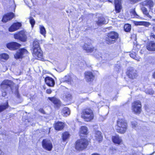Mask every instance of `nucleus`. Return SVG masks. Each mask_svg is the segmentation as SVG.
I'll return each mask as SVG.
<instances>
[{
	"label": "nucleus",
	"instance_id": "21",
	"mask_svg": "<svg viewBox=\"0 0 155 155\" xmlns=\"http://www.w3.org/2000/svg\"><path fill=\"white\" fill-rule=\"evenodd\" d=\"M83 49L85 50L87 52H91L94 51V48L91 46V43L88 44L85 43L83 46Z\"/></svg>",
	"mask_w": 155,
	"mask_h": 155
},
{
	"label": "nucleus",
	"instance_id": "43",
	"mask_svg": "<svg viewBox=\"0 0 155 155\" xmlns=\"http://www.w3.org/2000/svg\"><path fill=\"white\" fill-rule=\"evenodd\" d=\"M51 92V91L50 89H48L46 90V93L48 94H50Z\"/></svg>",
	"mask_w": 155,
	"mask_h": 155
},
{
	"label": "nucleus",
	"instance_id": "3",
	"mask_svg": "<svg viewBox=\"0 0 155 155\" xmlns=\"http://www.w3.org/2000/svg\"><path fill=\"white\" fill-rule=\"evenodd\" d=\"M81 117L85 121H91L93 119L94 117L93 110L89 108L84 109L81 113Z\"/></svg>",
	"mask_w": 155,
	"mask_h": 155
},
{
	"label": "nucleus",
	"instance_id": "48",
	"mask_svg": "<svg viewBox=\"0 0 155 155\" xmlns=\"http://www.w3.org/2000/svg\"><path fill=\"white\" fill-rule=\"evenodd\" d=\"M92 155H100L99 154H98L97 153H94Z\"/></svg>",
	"mask_w": 155,
	"mask_h": 155
},
{
	"label": "nucleus",
	"instance_id": "1",
	"mask_svg": "<svg viewBox=\"0 0 155 155\" xmlns=\"http://www.w3.org/2000/svg\"><path fill=\"white\" fill-rule=\"evenodd\" d=\"M33 54L34 56L39 60L43 59V53L40 46V41L35 39L33 43Z\"/></svg>",
	"mask_w": 155,
	"mask_h": 155
},
{
	"label": "nucleus",
	"instance_id": "37",
	"mask_svg": "<svg viewBox=\"0 0 155 155\" xmlns=\"http://www.w3.org/2000/svg\"><path fill=\"white\" fill-rule=\"evenodd\" d=\"M29 22L31 25V27L32 28H33L35 24V21L32 17H30L29 18Z\"/></svg>",
	"mask_w": 155,
	"mask_h": 155
},
{
	"label": "nucleus",
	"instance_id": "14",
	"mask_svg": "<svg viewBox=\"0 0 155 155\" xmlns=\"http://www.w3.org/2000/svg\"><path fill=\"white\" fill-rule=\"evenodd\" d=\"M21 26V23L17 22L13 23L9 28L8 30L10 32H13L19 29Z\"/></svg>",
	"mask_w": 155,
	"mask_h": 155
},
{
	"label": "nucleus",
	"instance_id": "38",
	"mask_svg": "<svg viewBox=\"0 0 155 155\" xmlns=\"http://www.w3.org/2000/svg\"><path fill=\"white\" fill-rule=\"evenodd\" d=\"M145 92L146 94L150 95L153 94L154 93V91L151 89H147L145 90Z\"/></svg>",
	"mask_w": 155,
	"mask_h": 155
},
{
	"label": "nucleus",
	"instance_id": "30",
	"mask_svg": "<svg viewBox=\"0 0 155 155\" xmlns=\"http://www.w3.org/2000/svg\"><path fill=\"white\" fill-rule=\"evenodd\" d=\"M62 81L69 84L71 83V78L69 75L66 76L64 78L62 79Z\"/></svg>",
	"mask_w": 155,
	"mask_h": 155
},
{
	"label": "nucleus",
	"instance_id": "28",
	"mask_svg": "<svg viewBox=\"0 0 155 155\" xmlns=\"http://www.w3.org/2000/svg\"><path fill=\"white\" fill-rule=\"evenodd\" d=\"M95 136L96 139L98 140L99 142L102 140V136L101 135V133L100 131H96Z\"/></svg>",
	"mask_w": 155,
	"mask_h": 155
},
{
	"label": "nucleus",
	"instance_id": "42",
	"mask_svg": "<svg viewBox=\"0 0 155 155\" xmlns=\"http://www.w3.org/2000/svg\"><path fill=\"white\" fill-rule=\"evenodd\" d=\"M15 94L17 97L19 98L20 97V95L18 93V90L17 89H16V90L15 91Z\"/></svg>",
	"mask_w": 155,
	"mask_h": 155
},
{
	"label": "nucleus",
	"instance_id": "7",
	"mask_svg": "<svg viewBox=\"0 0 155 155\" xmlns=\"http://www.w3.org/2000/svg\"><path fill=\"white\" fill-rule=\"evenodd\" d=\"M14 37L15 39L18 40L22 42L26 41L27 39L25 31L24 30L20 31L15 34Z\"/></svg>",
	"mask_w": 155,
	"mask_h": 155
},
{
	"label": "nucleus",
	"instance_id": "18",
	"mask_svg": "<svg viewBox=\"0 0 155 155\" xmlns=\"http://www.w3.org/2000/svg\"><path fill=\"white\" fill-rule=\"evenodd\" d=\"M45 81L46 84L50 87H53L55 84L54 80L50 77H46L45 79Z\"/></svg>",
	"mask_w": 155,
	"mask_h": 155
},
{
	"label": "nucleus",
	"instance_id": "35",
	"mask_svg": "<svg viewBox=\"0 0 155 155\" xmlns=\"http://www.w3.org/2000/svg\"><path fill=\"white\" fill-rule=\"evenodd\" d=\"M69 134L68 132H66L63 134L62 139L64 141L69 137Z\"/></svg>",
	"mask_w": 155,
	"mask_h": 155
},
{
	"label": "nucleus",
	"instance_id": "32",
	"mask_svg": "<svg viewBox=\"0 0 155 155\" xmlns=\"http://www.w3.org/2000/svg\"><path fill=\"white\" fill-rule=\"evenodd\" d=\"M141 10L143 14L146 15L149 18H151V17L149 14L147 9L145 7H143L141 8Z\"/></svg>",
	"mask_w": 155,
	"mask_h": 155
},
{
	"label": "nucleus",
	"instance_id": "44",
	"mask_svg": "<svg viewBox=\"0 0 155 155\" xmlns=\"http://www.w3.org/2000/svg\"><path fill=\"white\" fill-rule=\"evenodd\" d=\"M39 111L41 112V113H44V110L42 109H40L39 110Z\"/></svg>",
	"mask_w": 155,
	"mask_h": 155
},
{
	"label": "nucleus",
	"instance_id": "15",
	"mask_svg": "<svg viewBox=\"0 0 155 155\" xmlns=\"http://www.w3.org/2000/svg\"><path fill=\"white\" fill-rule=\"evenodd\" d=\"M96 24L98 25H101L103 24H106L108 23V21L105 19L102 16L99 17L95 21Z\"/></svg>",
	"mask_w": 155,
	"mask_h": 155
},
{
	"label": "nucleus",
	"instance_id": "40",
	"mask_svg": "<svg viewBox=\"0 0 155 155\" xmlns=\"http://www.w3.org/2000/svg\"><path fill=\"white\" fill-rule=\"evenodd\" d=\"M140 24V25H144L146 26H148L150 25L149 22H143L141 23Z\"/></svg>",
	"mask_w": 155,
	"mask_h": 155
},
{
	"label": "nucleus",
	"instance_id": "8",
	"mask_svg": "<svg viewBox=\"0 0 155 155\" xmlns=\"http://www.w3.org/2000/svg\"><path fill=\"white\" fill-rule=\"evenodd\" d=\"M141 105L139 101H135L132 104V110L135 113L140 114L141 111Z\"/></svg>",
	"mask_w": 155,
	"mask_h": 155
},
{
	"label": "nucleus",
	"instance_id": "27",
	"mask_svg": "<svg viewBox=\"0 0 155 155\" xmlns=\"http://www.w3.org/2000/svg\"><path fill=\"white\" fill-rule=\"evenodd\" d=\"M143 5L144 6H148L150 8L153 7V3L152 0H147L143 2Z\"/></svg>",
	"mask_w": 155,
	"mask_h": 155
},
{
	"label": "nucleus",
	"instance_id": "25",
	"mask_svg": "<svg viewBox=\"0 0 155 155\" xmlns=\"http://www.w3.org/2000/svg\"><path fill=\"white\" fill-rule=\"evenodd\" d=\"M64 126V124L61 122H58L55 124V128L57 130H60L62 129Z\"/></svg>",
	"mask_w": 155,
	"mask_h": 155
},
{
	"label": "nucleus",
	"instance_id": "12",
	"mask_svg": "<svg viewBox=\"0 0 155 155\" xmlns=\"http://www.w3.org/2000/svg\"><path fill=\"white\" fill-rule=\"evenodd\" d=\"M28 52V51L26 49L24 48L20 49L17 52L15 55V57L16 58H21L23 57L24 55L27 54Z\"/></svg>",
	"mask_w": 155,
	"mask_h": 155
},
{
	"label": "nucleus",
	"instance_id": "49",
	"mask_svg": "<svg viewBox=\"0 0 155 155\" xmlns=\"http://www.w3.org/2000/svg\"><path fill=\"white\" fill-rule=\"evenodd\" d=\"M15 7L14 8V11L15 10V8L16 6H15Z\"/></svg>",
	"mask_w": 155,
	"mask_h": 155
},
{
	"label": "nucleus",
	"instance_id": "9",
	"mask_svg": "<svg viewBox=\"0 0 155 155\" xmlns=\"http://www.w3.org/2000/svg\"><path fill=\"white\" fill-rule=\"evenodd\" d=\"M43 147L46 150L50 151L51 150L53 145L51 141L48 139H43L42 142Z\"/></svg>",
	"mask_w": 155,
	"mask_h": 155
},
{
	"label": "nucleus",
	"instance_id": "41",
	"mask_svg": "<svg viewBox=\"0 0 155 155\" xmlns=\"http://www.w3.org/2000/svg\"><path fill=\"white\" fill-rule=\"evenodd\" d=\"M132 127L133 128H135L137 126V124L136 122H132Z\"/></svg>",
	"mask_w": 155,
	"mask_h": 155
},
{
	"label": "nucleus",
	"instance_id": "20",
	"mask_svg": "<svg viewBox=\"0 0 155 155\" xmlns=\"http://www.w3.org/2000/svg\"><path fill=\"white\" fill-rule=\"evenodd\" d=\"M115 8L117 12H119L121 9V0H114Z\"/></svg>",
	"mask_w": 155,
	"mask_h": 155
},
{
	"label": "nucleus",
	"instance_id": "50",
	"mask_svg": "<svg viewBox=\"0 0 155 155\" xmlns=\"http://www.w3.org/2000/svg\"><path fill=\"white\" fill-rule=\"evenodd\" d=\"M108 1L109 2H111L110 1V0H108Z\"/></svg>",
	"mask_w": 155,
	"mask_h": 155
},
{
	"label": "nucleus",
	"instance_id": "36",
	"mask_svg": "<svg viewBox=\"0 0 155 155\" xmlns=\"http://www.w3.org/2000/svg\"><path fill=\"white\" fill-rule=\"evenodd\" d=\"M39 27L41 33L43 35H45L46 33V30L45 27L42 25H40Z\"/></svg>",
	"mask_w": 155,
	"mask_h": 155
},
{
	"label": "nucleus",
	"instance_id": "29",
	"mask_svg": "<svg viewBox=\"0 0 155 155\" xmlns=\"http://www.w3.org/2000/svg\"><path fill=\"white\" fill-rule=\"evenodd\" d=\"M9 107L8 103L6 102L0 105V113L8 108Z\"/></svg>",
	"mask_w": 155,
	"mask_h": 155
},
{
	"label": "nucleus",
	"instance_id": "31",
	"mask_svg": "<svg viewBox=\"0 0 155 155\" xmlns=\"http://www.w3.org/2000/svg\"><path fill=\"white\" fill-rule=\"evenodd\" d=\"M131 16L132 18H139L141 17L136 13L134 9H132L130 11Z\"/></svg>",
	"mask_w": 155,
	"mask_h": 155
},
{
	"label": "nucleus",
	"instance_id": "47",
	"mask_svg": "<svg viewBox=\"0 0 155 155\" xmlns=\"http://www.w3.org/2000/svg\"><path fill=\"white\" fill-rule=\"evenodd\" d=\"M2 152L1 151V150L0 149V155H1L2 154Z\"/></svg>",
	"mask_w": 155,
	"mask_h": 155
},
{
	"label": "nucleus",
	"instance_id": "2",
	"mask_svg": "<svg viewBox=\"0 0 155 155\" xmlns=\"http://www.w3.org/2000/svg\"><path fill=\"white\" fill-rule=\"evenodd\" d=\"M13 83L11 81L5 80L3 81L1 84V87L3 91H2V96L5 97L6 95L7 91L12 90L13 91L12 86Z\"/></svg>",
	"mask_w": 155,
	"mask_h": 155
},
{
	"label": "nucleus",
	"instance_id": "10",
	"mask_svg": "<svg viewBox=\"0 0 155 155\" xmlns=\"http://www.w3.org/2000/svg\"><path fill=\"white\" fill-rule=\"evenodd\" d=\"M127 74L129 78L131 79L136 78L138 76L136 70L133 68H130L127 72Z\"/></svg>",
	"mask_w": 155,
	"mask_h": 155
},
{
	"label": "nucleus",
	"instance_id": "11",
	"mask_svg": "<svg viewBox=\"0 0 155 155\" xmlns=\"http://www.w3.org/2000/svg\"><path fill=\"white\" fill-rule=\"evenodd\" d=\"M21 46V45L16 42H12L7 43L6 47L10 50H15L18 49Z\"/></svg>",
	"mask_w": 155,
	"mask_h": 155
},
{
	"label": "nucleus",
	"instance_id": "5",
	"mask_svg": "<svg viewBox=\"0 0 155 155\" xmlns=\"http://www.w3.org/2000/svg\"><path fill=\"white\" fill-rule=\"evenodd\" d=\"M118 34L115 31H111L108 33L105 38L106 43L109 45L114 43L118 39Z\"/></svg>",
	"mask_w": 155,
	"mask_h": 155
},
{
	"label": "nucleus",
	"instance_id": "33",
	"mask_svg": "<svg viewBox=\"0 0 155 155\" xmlns=\"http://www.w3.org/2000/svg\"><path fill=\"white\" fill-rule=\"evenodd\" d=\"M9 58V55L6 53H2L0 54V60L4 59L7 60Z\"/></svg>",
	"mask_w": 155,
	"mask_h": 155
},
{
	"label": "nucleus",
	"instance_id": "23",
	"mask_svg": "<svg viewBox=\"0 0 155 155\" xmlns=\"http://www.w3.org/2000/svg\"><path fill=\"white\" fill-rule=\"evenodd\" d=\"M112 141L114 143L118 144H120L122 142L121 138L118 135L112 136Z\"/></svg>",
	"mask_w": 155,
	"mask_h": 155
},
{
	"label": "nucleus",
	"instance_id": "26",
	"mask_svg": "<svg viewBox=\"0 0 155 155\" xmlns=\"http://www.w3.org/2000/svg\"><path fill=\"white\" fill-rule=\"evenodd\" d=\"M87 134V128L85 126L81 127L80 130V134L81 136H83L84 135H86Z\"/></svg>",
	"mask_w": 155,
	"mask_h": 155
},
{
	"label": "nucleus",
	"instance_id": "24",
	"mask_svg": "<svg viewBox=\"0 0 155 155\" xmlns=\"http://www.w3.org/2000/svg\"><path fill=\"white\" fill-rule=\"evenodd\" d=\"M61 113L63 116L67 117L70 115V110L68 107H64L61 110Z\"/></svg>",
	"mask_w": 155,
	"mask_h": 155
},
{
	"label": "nucleus",
	"instance_id": "46",
	"mask_svg": "<svg viewBox=\"0 0 155 155\" xmlns=\"http://www.w3.org/2000/svg\"><path fill=\"white\" fill-rule=\"evenodd\" d=\"M101 2H105L107 1V0H100Z\"/></svg>",
	"mask_w": 155,
	"mask_h": 155
},
{
	"label": "nucleus",
	"instance_id": "4",
	"mask_svg": "<svg viewBox=\"0 0 155 155\" xmlns=\"http://www.w3.org/2000/svg\"><path fill=\"white\" fill-rule=\"evenodd\" d=\"M117 123V125L115 126L117 131L122 134L124 133L127 129V123L123 120L119 119Z\"/></svg>",
	"mask_w": 155,
	"mask_h": 155
},
{
	"label": "nucleus",
	"instance_id": "39",
	"mask_svg": "<svg viewBox=\"0 0 155 155\" xmlns=\"http://www.w3.org/2000/svg\"><path fill=\"white\" fill-rule=\"evenodd\" d=\"M65 98L67 101L70 100L71 99V95L69 94H66L65 95Z\"/></svg>",
	"mask_w": 155,
	"mask_h": 155
},
{
	"label": "nucleus",
	"instance_id": "13",
	"mask_svg": "<svg viewBox=\"0 0 155 155\" xmlns=\"http://www.w3.org/2000/svg\"><path fill=\"white\" fill-rule=\"evenodd\" d=\"M15 16V15L13 12L8 13L4 15L2 21L3 22H6L11 20Z\"/></svg>",
	"mask_w": 155,
	"mask_h": 155
},
{
	"label": "nucleus",
	"instance_id": "34",
	"mask_svg": "<svg viewBox=\"0 0 155 155\" xmlns=\"http://www.w3.org/2000/svg\"><path fill=\"white\" fill-rule=\"evenodd\" d=\"M124 31L127 32L130 31L131 29V26L130 25L128 24L125 25L124 26Z\"/></svg>",
	"mask_w": 155,
	"mask_h": 155
},
{
	"label": "nucleus",
	"instance_id": "19",
	"mask_svg": "<svg viewBox=\"0 0 155 155\" xmlns=\"http://www.w3.org/2000/svg\"><path fill=\"white\" fill-rule=\"evenodd\" d=\"M85 74L86 80L87 81H92L94 79V76L92 72H91L87 71L86 72Z\"/></svg>",
	"mask_w": 155,
	"mask_h": 155
},
{
	"label": "nucleus",
	"instance_id": "45",
	"mask_svg": "<svg viewBox=\"0 0 155 155\" xmlns=\"http://www.w3.org/2000/svg\"><path fill=\"white\" fill-rule=\"evenodd\" d=\"M152 77L153 78L155 79V71L152 74Z\"/></svg>",
	"mask_w": 155,
	"mask_h": 155
},
{
	"label": "nucleus",
	"instance_id": "17",
	"mask_svg": "<svg viewBox=\"0 0 155 155\" xmlns=\"http://www.w3.org/2000/svg\"><path fill=\"white\" fill-rule=\"evenodd\" d=\"M140 47L139 45H135L134 46V50H135V51L134 52L133 51V52H134L131 53L130 54V56L133 59H134L137 60L139 61L140 58H137L136 56V52H137L138 49V47Z\"/></svg>",
	"mask_w": 155,
	"mask_h": 155
},
{
	"label": "nucleus",
	"instance_id": "16",
	"mask_svg": "<svg viewBox=\"0 0 155 155\" xmlns=\"http://www.w3.org/2000/svg\"><path fill=\"white\" fill-rule=\"evenodd\" d=\"M48 99L51 101L57 108H59L61 106V101L57 98L53 97H48Z\"/></svg>",
	"mask_w": 155,
	"mask_h": 155
},
{
	"label": "nucleus",
	"instance_id": "22",
	"mask_svg": "<svg viewBox=\"0 0 155 155\" xmlns=\"http://www.w3.org/2000/svg\"><path fill=\"white\" fill-rule=\"evenodd\" d=\"M146 48L149 51H155V43L153 41L149 42L147 44Z\"/></svg>",
	"mask_w": 155,
	"mask_h": 155
},
{
	"label": "nucleus",
	"instance_id": "6",
	"mask_svg": "<svg viewBox=\"0 0 155 155\" xmlns=\"http://www.w3.org/2000/svg\"><path fill=\"white\" fill-rule=\"evenodd\" d=\"M88 144V141L87 140H79L76 142L75 148L77 150L81 151L86 148Z\"/></svg>",
	"mask_w": 155,
	"mask_h": 155
},
{
	"label": "nucleus",
	"instance_id": "51",
	"mask_svg": "<svg viewBox=\"0 0 155 155\" xmlns=\"http://www.w3.org/2000/svg\"><path fill=\"white\" fill-rule=\"evenodd\" d=\"M154 85L155 86V83L154 84Z\"/></svg>",
	"mask_w": 155,
	"mask_h": 155
}]
</instances>
